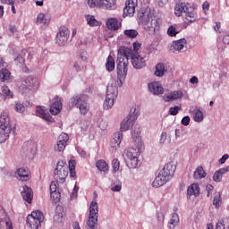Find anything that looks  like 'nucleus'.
Instances as JSON below:
<instances>
[{
    "instance_id": "1",
    "label": "nucleus",
    "mask_w": 229,
    "mask_h": 229,
    "mask_svg": "<svg viewBox=\"0 0 229 229\" xmlns=\"http://www.w3.org/2000/svg\"><path fill=\"white\" fill-rule=\"evenodd\" d=\"M139 21L141 24L145 31H150V33H155L157 30H160L159 20L157 19L155 13L151 10H141L138 13Z\"/></svg>"
},
{
    "instance_id": "2",
    "label": "nucleus",
    "mask_w": 229,
    "mask_h": 229,
    "mask_svg": "<svg viewBox=\"0 0 229 229\" xmlns=\"http://www.w3.org/2000/svg\"><path fill=\"white\" fill-rule=\"evenodd\" d=\"M131 49L121 47L117 53L116 69L118 78H123L128 74V60H130Z\"/></svg>"
},
{
    "instance_id": "3",
    "label": "nucleus",
    "mask_w": 229,
    "mask_h": 229,
    "mask_svg": "<svg viewBox=\"0 0 229 229\" xmlns=\"http://www.w3.org/2000/svg\"><path fill=\"white\" fill-rule=\"evenodd\" d=\"M11 132L10 116L8 112H4L0 115V143L6 141Z\"/></svg>"
},
{
    "instance_id": "4",
    "label": "nucleus",
    "mask_w": 229,
    "mask_h": 229,
    "mask_svg": "<svg viewBox=\"0 0 229 229\" xmlns=\"http://www.w3.org/2000/svg\"><path fill=\"white\" fill-rule=\"evenodd\" d=\"M69 106L73 107L76 106V108H79L81 115H87V113L89 110V103L87 102V98L85 95H74L69 103Z\"/></svg>"
},
{
    "instance_id": "5",
    "label": "nucleus",
    "mask_w": 229,
    "mask_h": 229,
    "mask_svg": "<svg viewBox=\"0 0 229 229\" xmlns=\"http://www.w3.org/2000/svg\"><path fill=\"white\" fill-rule=\"evenodd\" d=\"M98 212H99L98 202L92 201L89 206V219L87 221V225L89 229H96L98 226ZM74 229H81L80 224L75 223Z\"/></svg>"
},
{
    "instance_id": "6",
    "label": "nucleus",
    "mask_w": 229,
    "mask_h": 229,
    "mask_svg": "<svg viewBox=\"0 0 229 229\" xmlns=\"http://www.w3.org/2000/svg\"><path fill=\"white\" fill-rule=\"evenodd\" d=\"M18 89L21 94H30L31 90L38 89V80L31 76L27 77L25 80L21 81V85L18 87Z\"/></svg>"
},
{
    "instance_id": "7",
    "label": "nucleus",
    "mask_w": 229,
    "mask_h": 229,
    "mask_svg": "<svg viewBox=\"0 0 229 229\" xmlns=\"http://www.w3.org/2000/svg\"><path fill=\"white\" fill-rule=\"evenodd\" d=\"M44 223V213L40 210L32 211L27 216V224L31 229H38L40 224Z\"/></svg>"
},
{
    "instance_id": "8",
    "label": "nucleus",
    "mask_w": 229,
    "mask_h": 229,
    "mask_svg": "<svg viewBox=\"0 0 229 229\" xmlns=\"http://www.w3.org/2000/svg\"><path fill=\"white\" fill-rule=\"evenodd\" d=\"M136 112L137 108L135 106H132L131 108L130 114L121 123L120 133H123V131H128L130 128L133 127V124H135V121H137V117H139V114H137Z\"/></svg>"
},
{
    "instance_id": "9",
    "label": "nucleus",
    "mask_w": 229,
    "mask_h": 229,
    "mask_svg": "<svg viewBox=\"0 0 229 229\" xmlns=\"http://www.w3.org/2000/svg\"><path fill=\"white\" fill-rule=\"evenodd\" d=\"M131 136L138 148H131L127 150L128 159L139 158V150L142 148V141L140 140V131H137V132L132 131Z\"/></svg>"
},
{
    "instance_id": "10",
    "label": "nucleus",
    "mask_w": 229,
    "mask_h": 229,
    "mask_svg": "<svg viewBox=\"0 0 229 229\" xmlns=\"http://www.w3.org/2000/svg\"><path fill=\"white\" fill-rule=\"evenodd\" d=\"M117 94H118L117 86H114V85L107 86L106 99L104 101L105 110H110V108L114 106V101H115V98H117Z\"/></svg>"
},
{
    "instance_id": "11",
    "label": "nucleus",
    "mask_w": 229,
    "mask_h": 229,
    "mask_svg": "<svg viewBox=\"0 0 229 229\" xmlns=\"http://www.w3.org/2000/svg\"><path fill=\"white\" fill-rule=\"evenodd\" d=\"M54 176L56 182H65V179L69 176V166L66 162L58 161Z\"/></svg>"
},
{
    "instance_id": "12",
    "label": "nucleus",
    "mask_w": 229,
    "mask_h": 229,
    "mask_svg": "<svg viewBox=\"0 0 229 229\" xmlns=\"http://www.w3.org/2000/svg\"><path fill=\"white\" fill-rule=\"evenodd\" d=\"M0 229H13L12 220L2 206H0Z\"/></svg>"
},
{
    "instance_id": "13",
    "label": "nucleus",
    "mask_w": 229,
    "mask_h": 229,
    "mask_svg": "<svg viewBox=\"0 0 229 229\" xmlns=\"http://www.w3.org/2000/svg\"><path fill=\"white\" fill-rule=\"evenodd\" d=\"M55 40L58 46H65V44H67V40H69V29L65 26L61 27L56 35Z\"/></svg>"
},
{
    "instance_id": "14",
    "label": "nucleus",
    "mask_w": 229,
    "mask_h": 229,
    "mask_svg": "<svg viewBox=\"0 0 229 229\" xmlns=\"http://www.w3.org/2000/svg\"><path fill=\"white\" fill-rule=\"evenodd\" d=\"M129 58H131V62L134 69H142V67H146V60H144L143 57H140L138 54H133V50L131 49Z\"/></svg>"
},
{
    "instance_id": "15",
    "label": "nucleus",
    "mask_w": 229,
    "mask_h": 229,
    "mask_svg": "<svg viewBox=\"0 0 229 229\" xmlns=\"http://www.w3.org/2000/svg\"><path fill=\"white\" fill-rule=\"evenodd\" d=\"M68 141L69 135L67 133L62 132L57 139V144H55L54 147L55 151H64L67 146Z\"/></svg>"
},
{
    "instance_id": "16",
    "label": "nucleus",
    "mask_w": 229,
    "mask_h": 229,
    "mask_svg": "<svg viewBox=\"0 0 229 229\" xmlns=\"http://www.w3.org/2000/svg\"><path fill=\"white\" fill-rule=\"evenodd\" d=\"M182 13L185 14V19L188 22H195L196 15L194 14V9L189 4L183 3V10Z\"/></svg>"
},
{
    "instance_id": "17",
    "label": "nucleus",
    "mask_w": 229,
    "mask_h": 229,
    "mask_svg": "<svg viewBox=\"0 0 229 229\" xmlns=\"http://www.w3.org/2000/svg\"><path fill=\"white\" fill-rule=\"evenodd\" d=\"M174 171H176V166L173 165V163H168L159 173L165 176L169 181L174 176Z\"/></svg>"
},
{
    "instance_id": "18",
    "label": "nucleus",
    "mask_w": 229,
    "mask_h": 229,
    "mask_svg": "<svg viewBox=\"0 0 229 229\" xmlns=\"http://www.w3.org/2000/svg\"><path fill=\"white\" fill-rule=\"evenodd\" d=\"M36 115L38 117H41V119H44L45 121H47L48 123H53V117H51V114L47 112V109L44 106H38L36 109Z\"/></svg>"
},
{
    "instance_id": "19",
    "label": "nucleus",
    "mask_w": 229,
    "mask_h": 229,
    "mask_svg": "<svg viewBox=\"0 0 229 229\" xmlns=\"http://www.w3.org/2000/svg\"><path fill=\"white\" fill-rule=\"evenodd\" d=\"M16 177L18 178V180H21V182H28V180L31 178V173L28 168H19L16 171Z\"/></svg>"
},
{
    "instance_id": "20",
    "label": "nucleus",
    "mask_w": 229,
    "mask_h": 229,
    "mask_svg": "<svg viewBox=\"0 0 229 229\" xmlns=\"http://www.w3.org/2000/svg\"><path fill=\"white\" fill-rule=\"evenodd\" d=\"M167 182H169V180L161 172H159L158 175L155 178V180L152 182V187L158 189V187L165 185Z\"/></svg>"
},
{
    "instance_id": "21",
    "label": "nucleus",
    "mask_w": 229,
    "mask_h": 229,
    "mask_svg": "<svg viewBox=\"0 0 229 229\" xmlns=\"http://www.w3.org/2000/svg\"><path fill=\"white\" fill-rule=\"evenodd\" d=\"M135 6L136 4L133 2V0H127L125 3V7L123 8L124 15L132 17L133 13H135Z\"/></svg>"
},
{
    "instance_id": "22",
    "label": "nucleus",
    "mask_w": 229,
    "mask_h": 229,
    "mask_svg": "<svg viewBox=\"0 0 229 229\" xmlns=\"http://www.w3.org/2000/svg\"><path fill=\"white\" fill-rule=\"evenodd\" d=\"M122 140H123V132H115L114 138L110 141V146L112 149L116 151V149L121 145Z\"/></svg>"
},
{
    "instance_id": "23",
    "label": "nucleus",
    "mask_w": 229,
    "mask_h": 229,
    "mask_svg": "<svg viewBox=\"0 0 229 229\" xmlns=\"http://www.w3.org/2000/svg\"><path fill=\"white\" fill-rule=\"evenodd\" d=\"M21 197L27 203H31L33 201V190L28 186H23Z\"/></svg>"
},
{
    "instance_id": "24",
    "label": "nucleus",
    "mask_w": 229,
    "mask_h": 229,
    "mask_svg": "<svg viewBox=\"0 0 229 229\" xmlns=\"http://www.w3.org/2000/svg\"><path fill=\"white\" fill-rule=\"evenodd\" d=\"M148 89L152 94L158 96L164 94V88L159 82H152L148 84Z\"/></svg>"
},
{
    "instance_id": "25",
    "label": "nucleus",
    "mask_w": 229,
    "mask_h": 229,
    "mask_svg": "<svg viewBox=\"0 0 229 229\" xmlns=\"http://www.w3.org/2000/svg\"><path fill=\"white\" fill-rule=\"evenodd\" d=\"M183 98V92L182 91H174L170 95H164L163 99L165 102L176 101V99H182Z\"/></svg>"
},
{
    "instance_id": "26",
    "label": "nucleus",
    "mask_w": 229,
    "mask_h": 229,
    "mask_svg": "<svg viewBox=\"0 0 229 229\" xmlns=\"http://www.w3.org/2000/svg\"><path fill=\"white\" fill-rule=\"evenodd\" d=\"M121 26V23L115 18H109L106 21V27L108 30H113V31H117Z\"/></svg>"
},
{
    "instance_id": "27",
    "label": "nucleus",
    "mask_w": 229,
    "mask_h": 229,
    "mask_svg": "<svg viewBox=\"0 0 229 229\" xmlns=\"http://www.w3.org/2000/svg\"><path fill=\"white\" fill-rule=\"evenodd\" d=\"M100 8H106V10H115L117 4L115 0H102Z\"/></svg>"
},
{
    "instance_id": "28",
    "label": "nucleus",
    "mask_w": 229,
    "mask_h": 229,
    "mask_svg": "<svg viewBox=\"0 0 229 229\" xmlns=\"http://www.w3.org/2000/svg\"><path fill=\"white\" fill-rule=\"evenodd\" d=\"M185 46H187V39L181 38L173 42V47L174 51H182Z\"/></svg>"
},
{
    "instance_id": "29",
    "label": "nucleus",
    "mask_w": 229,
    "mask_h": 229,
    "mask_svg": "<svg viewBox=\"0 0 229 229\" xmlns=\"http://www.w3.org/2000/svg\"><path fill=\"white\" fill-rule=\"evenodd\" d=\"M188 196H199V184L192 183L188 187Z\"/></svg>"
},
{
    "instance_id": "30",
    "label": "nucleus",
    "mask_w": 229,
    "mask_h": 229,
    "mask_svg": "<svg viewBox=\"0 0 229 229\" xmlns=\"http://www.w3.org/2000/svg\"><path fill=\"white\" fill-rule=\"evenodd\" d=\"M51 22V16L49 14H44V13H39L37 18V23L38 24H45L47 25Z\"/></svg>"
},
{
    "instance_id": "31",
    "label": "nucleus",
    "mask_w": 229,
    "mask_h": 229,
    "mask_svg": "<svg viewBox=\"0 0 229 229\" xmlns=\"http://www.w3.org/2000/svg\"><path fill=\"white\" fill-rule=\"evenodd\" d=\"M61 110H62V102L60 100L54 102L50 106V114H52V115H57V114H60Z\"/></svg>"
},
{
    "instance_id": "32",
    "label": "nucleus",
    "mask_w": 229,
    "mask_h": 229,
    "mask_svg": "<svg viewBox=\"0 0 229 229\" xmlns=\"http://www.w3.org/2000/svg\"><path fill=\"white\" fill-rule=\"evenodd\" d=\"M180 223V216L176 213H173L170 218V222L168 223L169 229L176 228V225Z\"/></svg>"
},
{
    "instance_id": "33",
    "label": "nucleus",
    "mask_w": 229,
    "mask_h": 229,
    "mask_svg": "<svg viewBox=\"0 0 229 229\" xmlns=\"http://www.w3.org/2000/svg\"><path fill=\"white\" fill-rule=\"evenodd\" d=\"M106 69L108 72H112L115 69V61L112 55H108L106 59Z\"/></svg>"
},
{
    "instance_id": "34",
    "label": "nucleus",
    "mask_w": 229,
    "mask_h": 229,
    "mask_svg": "<svg viewBox=\"0 0 229 229\" xmlns=\"http://www.w3.org/2000/svg\"><path fill=\"white\" fill-rule=\"evenodd\" d=\"M155 76L157 77H162L164 76V74H165V66L164 65V64L159 63L156 65V72H155Z\"/></svg>"
},
{
    "instance_id": "35",
    "label": "nucleus",
    "mask_w": 229,
    "mask_h": 229,
    "mask_svg": "<svg viewBox=\"0 0 229 229\" xmlns=\"http://www.w3.org/2000/svg\"><path fill=\"white\" fill-rule=\"evenodd\" d=\"M193 176L195 180H201V178H205V176H207V173L203 170V166H199L194 172Z\"/></svg>"
},
{
    "instance_id": "36",
    "label": "nucleus",
    "mask_w": 229,
    "mask_h": 229,
    "mask_svg": "<svg viewBox=\"0 0 229 229\" xmlns=\"http://www.w3.org/2000/svg\"><path fill=\"white\" fill-rule=\"evenodd\" d=\"M96 167L98 171H103L105 173L108 169V164H106V161L105 160H98L96 162Z\"/></svg>"
},
{
    "instance_id": "37",
    "label": "nucleus",
    "mask_w": 229,
    "mask_h": 229,
    "mask_svg": "<svg viewBox=\"0 0 229 229\" xmlns=\"http://www.w3.org/2000/svg\"><path fill=\"white\" fill-rule=\"evenodd\" d=\"M126 164L129 169H136L137 165H139V157L127 159Z\"/></svg>"
},
{
    "instance_id": "38",
    "label": "nucleus",
    "mask_w": 229,
    "mask_h": 229,
    "mask_svg": "<svg viewBox=\"0 0 229 229\" xmlns=\"http://www.w3.org/2000/svg\"><path fill=\"white\" fill-rule=\"evenodd\" d=\"M10 76H12V73L8 69L4 68L1 70L0 72L1 81H6V80H8Z\"/></svg>"
},
{
    "instance_id": "39",
    "label": "nucleus",
    "mask_w": 229,
    "mask_h": 229,
    "mask_svg": "<svg viewBox=\"0 0 229 229\" xmlns=\"http://www.w3.org/2000/svg\"><path fill=\"white\" fill-rule=\"evenodd\" d=\"M195 114L193 119L195 123H201L203 121V112L198 108L194 109Z\"/></svg>"
},
{
    "instance_id": "40",
    "label": "nucleus",
    "mask_w": 229,
    "mask_h": 229,
    "mask_svg": "<svg viewBox=\"0 0 229 229\" xmlns=\"http://www.w3.org/2000/svg\"><path fill=\"white\" fill-rule=\"evenodd\" d=\"M221 203H223V200L221 199V193L217 192L214 196L213 205L216 208H219V207H221Z\"/></svg>"
},
{
    "instance_id": "41",
    "label": "nucleus",
    "mask_w": 229,
    "mask_h": 229,
    "mask_svg": "<svg viewBox=\"0 0 229 229\" xmlns=\"http://www.w3.org/2000/svg\"><path fill=\"white\" fill-rule=\"evenodd\" d=\"M87 22L89 26H91V27L99 26V21H98V20H96V18L93 15L87 16Z\"/></svg>"
},
{
    "instance_id": "42",
    "label": "nucleus",
    "mask_w": 229,
    "mask_h": 229,
    "mask_svg": "<svg viewBox=\"0 0 229 229\" xmlns=\"http://www.w3.org/2000/svg\"><path fill=\"white\" fill-rule=\"evenodd\" d=\"M174 13L177 17H182V14L183 13V3L175 5Z\"/></svg>"
},
{
    "instance_id": "43",
    "label": "nucleus",
    "mask_w": 229,
    "mask_h": 229,
    "mask_svg": "<svg viewBox=\"0 0 229 229\" xmlns=\"http://www.w3.org/2000/svg\"><path fill=\"white\" fill-rule=\"evenodd\" d=\"M124 35H126L128 38H135L136 37H138L139 32L136 30H125Z\"/></svg>"
},
{
    "instance_id": "44",
    "label": "nucleus",
    "mask_w": 229,
    "mask_h": 229,
    "mask_svg": "<svg viewBox=\"0 0 229 229\" xmlns=\"http://www.w3.org/2000/svg\"><path fill=\"white\" fill-rule=\"evenodd\" d=\"M60 196L58 191L50 192V198L54 203H58V201H60Z\"/></svg>"
},
{
    "instance_id": "45",
    "label": "nucleus",
    "mask_w": 229,
    "mask_h": 229,
    "mask_svg": "<svg viewBox=\"0 0 229 229\" xmlns=\"http://www.w3.org/2000/svg\"><path fill=\"white\" fill-rule=\"evenodd\" d=\"M102 0H88V4L90 8H96V6H99L101 8Z\"/></svg>"
},
{
    "instance_id": "46",
    "label": "nucleus",
    "mask_w": 229,
    "mask_h": 229,
    "mask_svg": "<svg viewBox=\"0 0 229 229\" xmlns=\"http://www.w3.org/2000/svg\"><path fill=\"white\" fill-rule=\"evenodd\" d=\"M167 35H169V37H176V35H178L176 27H174V25H171L167 30Z\"/></svg>"
},
{
    "instance_id": "47",
    "label": "nucleus",
    "mask_w": 229,
    "mask_h": 229,
    "mask_svg": "<svg viewBox=\"0 0 229 229\" xmlns=\"http://www.w3.org/2000/svg\"><path fill=\"white\" fill-rule=\"evenodd\" d=\"M182 110V106H175L174 107H170L169 114L170 115H178V112Z\"/></svg>"
},
{
    "instance_id": "48",
    "label": "nucleus",
    "mask_w": 229,
    "mask_h": 229,
    "mask_svg": "<svg viewBox=\"0 0 229 229\" xmlns=\"http://www.w3.org/2000/svg\"><path fill=\"white\" fill-rule=\"evenodd\" d=\"M112 167L114 173H117V171H119V167H121V163L119 162V159H113Z\"/></svg>"
},
{
    "instance_id": "49",
    "label": "nucleus",
    "mask_w": 229,
    "mask_h": 229,
    "mask_svg": "<svg viewBox=\"0 0 229 229\" xmlns=\"http://www.w3.org/2000/svg\"><path fill=\"white\" fill-rule=\"evenodd\" d=\"M2 92L4 96H9V98H13V92L10 90L8 86H3L2 87Z\"/></svg>"
},
{
    "instance_id": "50",
    "label": "nucleus",
    "mask_w": 229,
    "mask_h": 229,
    "mask_svg": "<svg viewBox=\"0 0 229 229\" xmlns=\"http://www.w3.org/2000/svg\"><path fill=\"white\" fill-rule=\"evenodd\" d=\"M222 179L223 175L221 174V172H219V170L216 171L213 175L214 182H221Z\"/></svg>"
},
{
    "instance_id": "51",
    "label": "nucleus",
    "mask_w": 229,
    "mask_h": 229,
    "mask_svg": "<svg viewBox=\"0 0 229 229\" xmlns=\"http://www.w3.org/2000/svg\"><path fill=\"white\" fill-rule=\"evenodd\" d=\"M58 189V181L50 183V192H55Z\"/></svg>"
},
{
    "instance_id": "52",
    "label": "nucleus",
    "mask_w": 229,
    "mask_h": 229,
    "mask_svg": "<svg viewBox=\"0 0 229 229\" xmlns=\"http://www.w3.org/2000/svg\"><path fill=\"white\" fill-rule=\"evenodd\" d=\"M16 112H19V114H22L26 110V107H24V105L22 104H16L15 106Z\"/></svg>"
},
{
    "instance_id": "53",
    "label": "nucleus",
    "mask_w": 229,
    "mask_h": 229,
    "mask_svg": "<svg viewBox=\"0 0 229 229\" xmlns=\"http://www.w3.org/2000/svg\"><path fill=\"white\" fill-rule=\"evenodd\" d=\"M182 126H189L191 124V117L184 116L181 121Z\"/></svg>"
},
{
    "instance_id": "54",
    "label": "nucleus",
    "mask_w": 229,
    "mask_h": 229,
    "mask_svg": "<svg viewBox=\"0 0 229 229\" xmlns=\"http://www.w3.org/2000/svg\"><path fill=\"white\" fill-rule=\"evenodd\" d=\"M68 169H69V171H76V161H74V160L69 161Z\"/></svg>"
},
{
    "instance_id": "55",
    "label": "nucleus",
    "mask_w": 229,
    "mask_h": 229,
    "mask_svg": "<svg viewBox=\"0 0 229 229\" xmlns=\"http://www.w3.org/2000/svg\"><path fill=\"white\" fill-rule=\"evenodd\" d=\"M80 64H81V62H80V60H78L73 64V68L75 69V71L77 72H80V71H81V66L80 65Z\"/></svg>"
},
{
    "instance_id": "56",
    "label": "nucleus",
    "mask_w": 229,
    "mask_h": 229,
    "mask_svg": "<svg viewBox=\"0 0 229 229\" xmlns=\"http://www.w3.org/2000/svg\"><path fill=\"white\" fill-rule=\"evenodd\" d=\"M99 128L102 131L106 130V128H108V123H106V121H101L99 123Z\"/></svg>"
},
{
    "instance_id": "57",
    "label": "nucleus",
    "mask_w": 229,
    "mask_h": 229,
    "mask_svg": "<svg viewBox=\"0 0 229 229\" xmlns=\"http://www.w3.org/2000/svg\"><path fill=\"white\" fill-rule=\"evenodd\" d=\"M81 60L82 62H87V60H89V54H87V52H81Z\"/></svg>"
},
{
    "instance_id": "58",
    "label": "nucleus",
    "mask_w": 229,
    "mask_h": 229,
    "mask_svg": "<svg viewBox=\"0 0 229 229\" xmlns=\"http://www.w3.org/2000/svg\"><path fill=\"white\" fill-rule=\"evenodd\" d=\"M216 229H227L226 226H225V221L221 220L216 224Z\"/></svg>"
},
{
    "instance_id": "59",
    "label": "nucleus",
    "mask_w": 229,
    "mask_h": 229,
    "mask_svg": "<svg viewBox=\"0 0 229 229\" xmlns=\"http://www.w3.org/2000/svg\"><path fill=\"white\" fill-rule=\"evenodd\" d=\"M229 172V165L228 166H225V167H224V168H220L219 170H218V173H220V174H226V173H228Z\"/></svg>"
},
{
    "instance_id": "60",
    "label": "nucleus",
    "mask_w": 229,
    "mask_h": 229,
    "mask_svg": "<svg viewBox=\"0 0 229 229\" xmlns=\"http://www.w3.org/2000/svg\"><path fill=\"white\" fill-rule=\"evenodd\" d=\"M141 44L139 42H134L133 43V51H135V53H137V51H139V49H140L141 47Z\"/></svg>"
},
{
    "instance_id": "61",
    "label": "nucleus",
    "mask_w": 229,
    "mask_h": 229,
    "mask_svg": "<svg viewBox=\"0 0 229 229\" xmlns=\"http://www.w3.org/2000/svg\"><path fill=\"white\" fill-rule=\"evenodd\" d=\"M229 159L228 154H225L220 159H219V164H225L226 160Z\"/></svg>"
},
{
    "instance_id": "62",
    "label": "nucleus",
    "mask_w": 229,
    "mask_h": 229,
    "mask_svg": "<svg viewBox=\"0 0 229 229\" xmlns=\"http://www.w3.org/2000/svg\"><path fill=\"white\" fill-rule=\"evenodd\" d=\"M165 139H167V132H162L160 139L161 144H164V142H165Z\"/></svg>"
},
{
    "instance_id": "63",
    "label": "nucleus",
    "mask_w": 229,
    "mask_h": 229,
    "mask_svg": "<svg viewBox=\"0 0 229 229\" xmlns=\"http://www.w3.org/2000/svg\"><path fill=\"white\" fill-rule=\"evenodd\" d=\"M199 80H198V77L196 76H193L190 79V83H191V85H195L196 83H199Z\"/></svg>"
},
{
    "instance_id": "64",
    "label": "nucleus",
    "mask_w": 229,
    "mask_h": 229,
    "mask_svg": "<svg viewBox=\"0 0 229 229\" xmlns=\"http://www.w3.org/2000/svg\"><path fill=\"white\" fill-rule=\"evenodd\" d=\"M9 31H11V33H17V27L15 25H10Z\"/></svg>"
}]
</instances>
